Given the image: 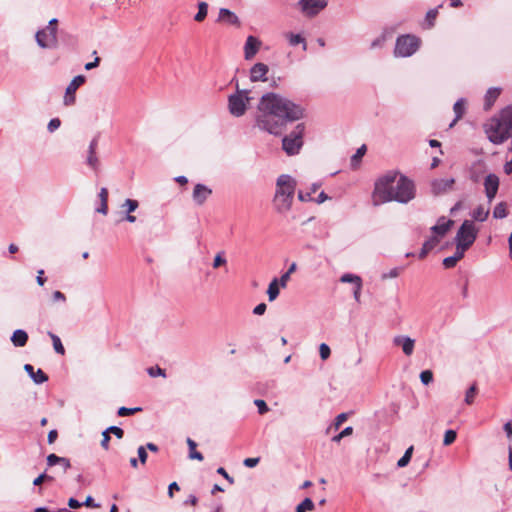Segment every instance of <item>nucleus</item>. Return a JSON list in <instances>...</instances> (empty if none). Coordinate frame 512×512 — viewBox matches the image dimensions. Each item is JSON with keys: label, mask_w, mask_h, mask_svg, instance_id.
<instances>
[{"label": "nucleus", "mask_w": 512, "mask_h": 512, "mask_svg": "<svg viewBox=\"0 0 512 512\" xmlns=\"http://www.w3.org/2000/svg\"><path fill=\"white\" fill-rule=\"evenodd\" d=\"M303 117V110L289 99L276 94H264L258 104L257 126L270 134H279L283 127Z\"/></svg>", "instance_id": "1"}, {"label": "nucleus", "mask_w": 512, "mask_h": 512, "mask_svg": "<svg viewBox=\"0 0 512 512\" xmlns=\"http://www.w3.org/2000/svg\"><path fill=\"white\" fill-rule=\"evenodd\" d=\"M415 196L416 187L411 179L404 175H398L396 172H388L376 180L372 202L374 206L392 201L407 204Z\"/></svg>", "instance_id": "2"}, {"label": "nucleus", "mask_w": 512, "mask_h": 512, "mask_svg": "<svg viewBox=\"0 0 512 512\" xmlns=\"http://www.w3.org/2000/svg\"><path fill=\"white\" fill-rule=\"evenodd\" d=\"M296 188V181L290 175L282 174L277 178L273 206L278 213L291 209Z\"/></svg>", "instance_id": "3"}, {"label": "nucleus", "mask_w": 512, "mask_h": 512, "mask_svg": "<svg viewBox=\"0 0 512 512\" xmlns=\"http://www.w3.org/2000/svg\"><path fill=\"white\" fill-rule=\"evenodd\" d=\"M252 99L249 90L240 89L238 84H236L235 93L231 94L228 98L229 112L235 117L243 116Z\"/></svg>", "instance_id": "4"}, {"label": "nucleus", "mask_w": 512, "mask_h": 512, "mask_svg": "<svg viewBox=\"0 0 512 512\" xmlns=\"http://www.w3.org/2000/svg\"><path fill=\"white\" fill-rule=\"evenodd\" d=\"M420 43V39L415 35H401L396 39L394 56L401 58L410 57L419 49Z\"/></svg>", "instance_id": "5"}, {"label": "nucleus", "mask_w": 512, "mask_h": 512, "mask_svg": "<svg viewBox=\"0 0 512 512\" xmlns=\"http://www.w3.org/2000/svg\"><path fill=\"white\" fill-rule=\"evenodd\" d=\"M304 124H298L289 135L282 140V148L288 155H296L303 146Z\"/></svg>", "instance_id": "6"}, {"label": "nucleus", "mask_w": 512, "mask_h": 512, "mask_svg": "<svg viewBox=\"0 0 512 512\" xmlns=\"http://www.w3.org/2000/svg\"><path fill=\"white\" fill-rule=\"evenodd\" d=\"M478 232L479 229L473 221L465 220L456 233L455 244H459L464 248L469 249L475 242Z\"/></svg>", "instance_id": "7"}, {"label": "nucleus", "mask_w": 512, "mask_h": 512, "mask_svg": "<svg viewBox=\"0 0 512 512\" xmlns=\"http://www.w3.org/2000/svg\"><path fill=\"white\" fill-rule=\"evenodd\" d=\"M485 132L488 139L494 144L503 143L511 134V131L506 128L496 116L487 123Z\"/></svg>", "instance_id": "8"}, {"label": "nucleus", "mask_w": 512, "mask_h": 512, "mask_svg": "<svg viewBox=\"0 0 512 512\" xmlns=\"http://www.w3.org/2000/svg\"><path fill=\"white\" fill-rule=\"evenodd\" d=\"M35 40L43 49H54L58 46L57 32L46 27L36 32Z\"/></svg>", "instance_id": "9"}, {"label": "nucleus", "mask_w": 512, "mask_h": 512, "mask_svg": "<svg viewBox=\"0 0 512 512\" xmlns=\"http://www.w3.org/2000/svg\"><path fill=\"white\" fill-rule=\"evenodd\" d=\"M86 77L84 75L75 76L68 86L66 87L65 95L63 97V104L65 106H71L75 104L76 101V90L85 83Z\"/></svg>", "instance_id": "10"}, {"label": "nucleus", "mask_w": 512, "mask_h": 512, "mask_svg": "<svg viewBox=\"0 0 512 512\" xmlns=\"http://www.w3.org/2000/svg\"><path fill=\"white\" fill-rule=\"evenodd\" d=\"M328 4L327 0H300L298 5L307 16H315Z\"/></svg>", "instance_id": "11"}, {"label": "nucleus", "mask_w": 512, "mask_h": 512, "mask_svg": "<svg viewBox=\"0 0 512 512\" xmlns=\"http://www.w3.org/2000/svg\"><path fill=\"white\" fill-rule=\"evenodd\" d=\"M394 346L402 349L406 356H411L415 348V340L406 335H396L392 339Z\"/></svg>", "instance_id": "12"}, {"label": "nucleus", "mask_w": 512, "mask_h": 512, "mask_svg": "<svg viewBox=\"0 0 512 512\" xmlns=\"http://www.w3.org/2000/svg\"><path fill=\"white\" fill-rule=\"evenodd\" d=\"M454 178L435 179L431 182V190L434 195H441L453 189Z\"/></svg>", "instance_id": "13"}, {"label": "nucleus", "mask_w": 512, "mask_h": 512, "mask_svg": "<svg viewBox=\"0 0 512 512\" xmlns=\"http://www.w3.org/2000/svg\"><path fill=\"white\" fill-rule=\"evenodd\" d=\"M484 187H485L486 197H487L489 203H491L493 201V199L495 198L498 188H499L498 176L495 174H488L484 180Z\"/></svg>", "instance_id": "14"}, {"label": "nucleus", "mask_w": 512, "mask_h": 512, "mask_svg": "<svg viewBox=\"0 0 512 512\" xmlns=\"http://www.w3.org/2000/svg\"><path fill=\"white\" fill-rule=\"evenodd\" d=\"M262 42L255 36H248L244 44V58L245 60H251L260 50Z\"/></svg>", "instance_id": "15"}, {"label": "nucleus", "mask_w": 512, "mask_h": 512, "mask_svg": "<svg viewBox=\"0 0 512 512\" xmlns=\"http://www.w3.org/2000/svg\"><path fill=\"white\" fill-rule=\"evenodd\" d=\"M211 194L212 190L209 187L203 184H196L192 193V198L197 205L201 206L206 202Z\"/></svg>", "instance_id": "16"}, {"label": "nucleus", "mask_w": 512, "mask_h": 512, "mask_svg": "<svg viewBox=\"0 0 512 512\" xmlns=\"http://www.w3.org/2000/svg\"><path fill=\"white\" fill-rule=\"evenodd\" d=\"M268 71H269V68L266 64L261 63V62L256 63L250 69V80L252 82H258V81L265 82V81H267Z\"/></svg>", "instance_id": "17"}, {"label": "nucleus", "mask_w": 512, "mask_h": 512, "mask_svg": "<svg viewBox=\"0 0 512 512\" xmlns=\"http://www.w3.org/2000/svg\"><path fill=\"white\" fill-rule=\"evenodd\" d=\"M218 22H222L229 25L239 26L240 21L238 16L227 8H221L218 14Z\"/></svg>", "instance_id": "18"}, {"label": "nucleus", "mask_w": 512, "mask_h": 512, "mask_svg": "<svg viewBox=\"0 0 512 512\" xmlns=\"http://www.w3.org/2000/svg\"><path fill=\"white\" fill-rule=\"evenodd\" d=\"M453 225L452 220H446L444 217L440 218L436 225L431 227L433 234L443 238Z\"/></svg>", "instance_id": "19"}, {"label": "nucleus", "mask_w": 512, "mask_h": 512, "mask_svg": "<svg viewBox=\"0 0 512 512\" xmlns=\"http://www.w3.org/2000/svg\"><path fill=\"white\" fill-rule=\"evenodd\" d=\"M441 239V237L437 236L436 234H433V236L426 240L423 243L422 249L419 253V258H425L426 255L439 244Z\"/></svg>", "instance_id": "20"}, {"label": "nucleus", "mask_w": 512, "mask_h": 512, "mask_svg": "<svg viewBox=\"0 0 512 512\" xmlns=\"http://www.w3.org/2000/svg\"><path fill=\"white\" fill-rule=\"evenodd\" d=\"M24 369L36 384H42L48 380L47 375L41 369L35 372L31 364H25Z\"/></svg>", "instance_id": "21"}, {"label": "nucleus", "mask_w": 512, "mask_h": 512, "mask_svg": "<svg viewBox=\"0 0 512 512\" xmlns=\"http://www.w3.org/2000/svg\"><path fill=\"white\" fill-rule=\"evenodd\" d=\"M496 117L506 128L512 131V106L502 109Z\"/></svg>", "instance_id": "22"}, {"label": "nucleus", "mask_w": 512, "mask_h": 512, "mask_svg": "<svg viewBox=\"0 0 512 512\" xmlns=\"http://www.w3.org/2000/svg\"><path fill=\"white\" fill-rule=\"evenodd\" d=\"M28 341V334L22 329H17L11 336V342L15 347H23Z\"/></svg>", "instance_id": "23"}, {"label": "nucleus", "mask_w": 512, "mask_h": 512, "mask_svg": "<svg viewBox=\"0 0 512 512\" xmlns=\"http://www.w3.org/2000/svg\"><path fill=\"white\" fill-rule=\"evenodd\" d=\"M500 88H489L488 91L486 92V95H485V103H484V108L485 110H489L494 102L496 101V99L499 97L500 95Z\"/></svg>", "instance_id": "24"}, {"label": "nucleus", "mask_w": 512, "mask_h": 512, "mask_svg": "<svg viewBox=\"0 0 512 512\" xmlns=\"http://www.w3.org/2000/svg\"><path fill=\"white\" fill-rule=\"evenodd\" d=\"M58 463H63L64 472H66L71 467L70 461L67 458L59 457L56 454H50L47 456V464L49 466H54Z\"/></svg>", "instance_id": "25"}, {"label": "nucleus", "mask_w": 512, "mask_h": 512, "mask_svg": "<svg viewBox=\"0 0 512 512\" xmlns=\"http://www.w3.org/2000/svg\"><path fill=\"white\" fill-rule=\"evenodd\" d=\"M453 110L455 113V119L450 124V127H452L458 120H460L463 117L465 113V100L463 98L457 100L453 106Z\"/></svg>", "instance_id": "26"}, {"label": "nucleus", "mask_w": 512, "mask_h": 512, "mask_svg": "<svg viewBox=\"0 0 512 512\" xmlns=\"http://www.w3.org/2000/svg\"><path fill=\"white\" fill-rule=\"evenodd\" d=\"M285 37H286L289 45L296 46V45L302 44L303 50L307 49V44H306L305 38L302 35L288 32L285 34Z\"/></svg>", "instance_id": "27"}, {"label": "nucleus", "mask_w": 512, "mask_h": 512, "mask_svg": "<svg viewBox=\"0 0 512 512\" xmlns=\"http://www.w3.org/2000/svg\"><path fill=\"white\" fill-rule=\"evenodd\" d=\"M280 287L281 286L278 282V278H274L270 282L268 289H267V295H268V299L270 302L274 301L278 297V295L280 293V289H279Z\"/></svg>", "instance_id": "28"}, {"label": "nucleus", "mask_w": 512, "mask_h": 512, "mask_svg": "<svg viewBox=\"0 0 512 512\" xmlns=\"http://www.w3.org/2000/svg\"><path fill=\"white\" fill-rule=\"evenodd\" d=\"M489 216V209L479 205L472 212V218L476 221L484 222Z\"/></svg>", "instance_id": "29"}, {"label": "nucleus", "mask_w": 512, "mask_h": 512, "mask_svg": "<svg viewBox=\"0 0 512 512\" xmlns=\"http://www.w3.org/2000/svg\"><path fill=\"white\" fill-rule=\"evenodd\" d=\"M227 263H228V261L225 256V251H219L213 259L212 267L214 269H218L220 267H226Z\"/></svg>", "instance_id": "30"}, {"label": "nucleus", "mask_w": 512, "mask_h": 512, "mask_svg": "<svg viewBox=\"0 0 512 512\" xmlns=\"http://www.w3.org/2000/svg\"><path fill=\"white\" fill-rule=\"evenodd\" d=\"M208 13V4L206 2H200L198 4V12L194 16L196 22H202Z\"/></svg>", "instance_id": "31"}, {"label": "nucleus", "mask_w": 512, "mask_h": 512, "mask_svg": "<svg viewBox=\"0 0 512 512\" xmlns=\"http://www.w3.org/2000/svg\"><path fill=\"white\" fill-rule=\"evenodd\" d=\"M187 444L189 447L190 459H196V460L202 461L203 456L200 452L196 451V446H197L196 443L192 439L187 438Z\"/></svg>", "instance_id": "32"}, {"label": "nucleus", "mask_w": 512, "mask_h": 512, "mask_svg": "<svg viewBox=\"0 0 512 512\" xmlns=\"http://www.w3.org/2000/svg\"><path fill=\"white\" fill-rule=\"evenodd\" d=\"M340 281L342 283H352L354 286H356L362 282V279L358 275L345 273L340 277Z\"/></svg>", "instance_id": "33"}, {"label": "nucleus", "mask_w": 512, "mask_h": 512, "mask_svg": "<svg viewBox=\"0 0 512 512\" xmlns=\"http://www.w3.org/2000/svg\"><path fill=\"white\" fill-rule=\"evenodd\" d=\"M366 153V146L365 145H362L361 147H359L356 151V153L351 157V166L353 168H356L360 161H361V158L365 155Z\"/></svg>", "instance_id": "34"}, {"label": "nucleus", "mask_w": 512, "mask_h": 512, "mask_svg": "<svg viewBox=\"0 0 512 512\" xmlns=\"http://www.w3.org/2000/svg\"><path fill=\"white\" fill-rule=\"evenodd\" d=\"M388 39V34L386 32L381 33L377 36L370 44L371 49H379L384 46Z\"/></svg>", "instance_id": "35"}, {"label": "nucleus", "mask_w": 512, "mask_h": 512, "mask_svg": "<svg viewBox=\"0 0 512 512\" xmlns=\"http://www.w3.org/2000/svg\"><path fill=\"white\" fill-rule=\"evenodd\" d=\"M507 216L506 204L504 202L498 203L493 210V217L496 219H503Z\"/></svg>", "instance_id": "36"}, {"label": "nucleus", "mask_w": 512, "mask_h": 512, "mask_svg": "<svg viewBox=\"0 0 512 512\" xmlns=\"http://www.w3.org/2000/svg\"><path fill=\"white\" fill-rule=\"evenodd\" d=\"M315 505L310 498H305L297 507L296 512L312 511Z\"/></svg>", "instance_id": "37"}, {"label": "nucleus", "mask_w": 512, "mask_h": 512, "mask_svg": "<svg viewBox=\"0 0 512 512\" xmlns=\"http://www.w3.org/2000/svg\"><path fill=\"white\" fill-rule=\"evenodd\" d=\"M86 163L94 171H98L99 170L100 161H99L96 153H93V154L92 153H88L87 159H86Z\"/></svg>", "instance_id": "38"}, {"label": "nucleus", "mask_w": 512, "mask_h": 512, "mask_svg": "<svg viewBox=\"0 0 512 512\" xmlns=\"http://www.w3.org/2000/svg\"><path fill=\"white\" fill-rule=\"evenodd\" d=\"M413 453V446H410L404 453V455L398 460L397 466L403 468L408 465L411 460Z\"/></svg>", "instance_id": "39"}, {"label": "nucleus", "mask_w": 512, "mask_h": 512, "mask_svg": "<svg viewBox=\"0 0 512 512\" xmlns=\"http://www.w3.org/2000/svg\"><path fill=\"white\" fill-rule=\"evenodd\" d=\"M48 334L53 342V347H54L55 351L58 354L63 355L65 353V349L62 345L60 338L57 335L53 334L52 332H49Z\"/></svg>", "instance_id": "40"}, {"label": "nucleus", "mask_w": 512, "mask_h": 512, "mask_svg": "<svg viewBox=\"0 0 512 512\" xmlns=\"http://www.w3.org/2000/svg\"><path fill=\"white\" fill-rule=\"evenodd\" d=\"M402 272V268L400 267H394L392 269H390L389 271L387 272H383L381 274V280L385 281V280H388V279H394V278H397L399 277V275L401 274Z\"/></svg>", "instance_id": "41"}, {"label": "nucleus", "mask_w": 512, "mask_h": 512, "mask_svg": "<svg viewBox=\"0 0 512 512\" xmlns=\"http://www.w3.org/2000/svg\"><path fill=\"white\" fill-rule=\"evenodd\" d=\"M457 434L454 430H447L444 434L443 444L448 446L456 440Z\"/></svg>", "instance_id": "42"}, {"label": "nucleus", "mask_w": 512, "mask_h": 512, "mask_svg": "<svg viewBox=\"0 0 512 512\" xmlns=\"http://www.w3.org/2000/svg\"><path fill=\"white\" fill-rule=\"evenodd\" d=\"M138 201L133 199H126L122 207L126 208L127 213H132L138 208Z\"/></svg>", "instance_id": "43"}, {"label": "nucleus", "mask_w": 512, "mask_h": 512, "mask_svg": "<svg viewBox=\"0 0 512 512\" xmlns=\"http://www.w3.org/2000/svg\"><path fill=\"white\" fill-rule=\"evenodd\" d=\"M437 15H438V10L437 9H430L426 13L425 20L428 23V27L429 28L434 26V22H435V19H436Z\"/></svg>", "instance_id": "44"}, {"label": "nucleus", "mask_w": 512, "mask_h": 512, "mask_svg": "<svg viewBox=\"0 0 512 512\" xmlns=\"http://www.w3.org/2000/svg\"><path fill=\"white\" fill-rule=\"evenodd\" d=\"M353 433V428L351 426H348L344 428L339 434L335 435L332 438V441L334 442H340L342 438L349 436Z\"/></svg>", "instance_id": "45"}, {"label": "nucleus", "mask_w": 512, "mask_h": 512, "mask_svg": "<svg viewBox=\"0 0 512 512\" xmlns=\"http://www.w3.org/2000/svg\"><path fill=\"white\" fill-rule=\"evenodd\" d=\"M147 373L151 376V377H157V376H162V377H166V374H165V370L160 368L159 366H155V367H149L147 369Z\"/></svg>", "instance_id": "46"}, {"label": "nucleus", "mask_w": 512, "mask_h": 512, "mask_svg": "<svg viewBox=\"0 0 512 512\" xmlns=\"http://www.w3.org/2000/svg\"><path fill=\"white\" fill-rule=\"evenodd\" d=\"M140 410H141L140 407H135V408L120 407L118 409V415L121 417H124V416H128V415H132Z\"/></svg>", "instance_id": "47"}, {"label": "nucleus", "mask_w": 512, "mask_h": 512, "mask_svg": "<svg viewBox=\"0 0 512 512\" xmlns=\"http://www.w3.org/2000/svg\"><path fill=\"white\" fill-rule=\"evenodd\" d=\"M420 379L424 385H428L433 380V374L430 370H424L420 373Z\"/></svg>", "instance_id": "48"}, {"label": "nucleus", "mask_w": 512, "mask_h": 512, "mask_svg": "<svg viewBox=\"0 0 512 512\" xmlns=\"http://www.w3.org/2000/svg\"><path fill=\"white\" fill-rule=\"evenodd\" d=\"M319 353L322 360H327L330 357L331 350L327 344L322 343L319 346Z\"/></svg>", "instance_id": "49"}, {"label": "nucleus", "mask_w": 512, "mask_h": 512, "mask_svg": "<svg viewBox=\"0 0 512 512\" xmlns=\"http://www.w3.org/2000/svg\"><path fill=\"white\" fill-rule=\"evenodd\" d=\"M475 394H476V385H472L467 391H466V395H465V402L470 405L473 403L474 401V397H475Z\"/></svg>", "instance_id": "50"}, {"label": "nucleus", "mask_w": 512, "mask_h": 512, "mask_svg": "<svg viewBox=\"0 0 512 512\" xmlns=\"http://www.w3.org/2000/svg\"><path fill=\"white\" fill-rule=\"evenodd\" d=\"M254 404L257 406V408H258V412H259V414H261V415H263V414L267 413V412H268V410H269V408H268V406H267L266 402H265L264 400H262V399H256V400L254 401Z\"/></svg>", "instance_id": "51"}, {"label": "nucleus", "mask_w": 512, "mask_h": 512, "mask_svg": "<svg viewBox=\"0 0 512 512\" xmlns=\"http://www.w3.org/2000/svg\"><path fill=\"white\" fill-rule=\"evenodd\" d=\"M467 250V248H464L463 246L456 244V250L452 257L455 258L456 262H458L464 257V254Z\"/></svg>", "instance_id": "52"}, {"label": "nucleus", "mask_w": 512, "mask_h": 512, "mask_svg": "<svg viewBox=\"0 0 512 512\" xmlns=\"http://www.w3.org/2000/svg\"><path fill=\"white\" fill-rule=\"evenodd\" d=\"M61 125V121L58 118H53L49 121L47 125V129L49 132H54L57 130Z\"/></svg>", "instance_id": "53"}, {"label": "nucleus", "mask_w": 512, "mask_h": 512, "mask_svg": "<svg viewBox=\"0 0 512 512\" xmlns=\"http://www.w3.org/2000/svg\"><path fill=\"white\" fill-rule=\"evenodd\" d=\"M106 431H108V433H113L118 439H121L124 435V431L117 426H110Z\"/></svg>", "instance_id": "54"}, {"label": "nucleus", "mask_w": 512, "mask_h": 512, "mask_svg": "<svg viewBox=\"0 0 512 512\" xmlns=\"http://www.w3.org/2000/svg\"><path fill=\"white\" fill-rule=\"evenodd\" d=\"M138 452V457H139V460L142 464H145L146 460H147V452H146V449L144 446H140L137 450Z\"/></svg>", "instance_id": "55"}, {"label": "nucleus", "mask_w": 512, "mask_h": 512, "mask_svg": "<svg viewBox=\"0 0 512 512\" xmlns=\"http://www.w3.org/2000/svg\"><path fill=\"white\" fill-rule=\"evenodd\" d=\"M102 441H101V446L105 449V450H108L109 448V441H110V436H109V433L108 431H103L102 433Z\"/></svg>", "instance_id": "56"}, {"label": "nucleus", "mask_w": 512, "mask_h": 512, "mask_svg": "<svg viewBox=\"0 0 512 512\" xmlns=\"http://www.w3.org/2000/svg\"><path fill=\"white\" fill-rule=\"evenodd\" d=\"M362 285L363 283L361 282L360 284L354 286L353 296L356 302H360Z\"/></svg>", "instance_id": "57"}, {"label": "nucleus", "mask_w": 512, "mask_h": 512, "mask_svg": "<svg viewBox=\"0 0 512 512\" xmlns=\"http://www.w3.org/2000/svg\"><path fill=\"white\" fill-rule=\"evenodd\" d=\"M456 264L457 262L455 258H453L452 256L446 257L443 260V265L445 266V268H453L454 266H456Z\"/></svg>", "instance_id": "58"}, {"label": "nucleus", "mask_w": 512, "mask_h": 512, "mask_svg": "<svg viewBox=\"0 0 512 512\" xmlns=\"http://www.w3.org/2000/svg\"><path fill=\"white\" fill-rule=\"evenodd\" d=\"M259 461H260V459L258 457L257 458H246L243 463L246 467L253 468L259 463Z\"/></svg>", "instance_id": "59"}, {"label": "nucleus", "mask_w": 512, "mask_h": 512, "mask_svg": "<svg viewBox=\"0 0 512 512\" xmlns=\"http://www.w3.org/2000/svg\"><path fill=\"white\" fill-rule=\"evenodd\" d=\"M52 299L54 302H65L66 301L65 295L60 291H55L52 294Z\"/></svg>", "instance_id": "60"}, {"label": "nucleus", "mask_w": 512, "mask_h": 512, "mask_svg": "<svg viewBox=\"0 0 512 512\" xmlns=\"http://www.w3.org/2000/svg\"><path fill=\"white\" fill-rule=\"evenodd\" d=\"M99 198L101 203H108V190L103 187L100 189Z\"/></svg>", "instance_id": "61"}, {"label": "nucleus", "mask_w": 512, "mask_h": 512, "mask_svg": "<svg viewBox=\"0 0 512 512\" xmlns=\"http://www.w3.org/2000/svg\"><path fill=\"white\" fill-rule=\"evenodd\" d=\"M52 477L46 475L45 473L40 474L37 478L34 479L33 484L35 486L40 485L44 480H51Z\"/></svg>", "instance_id": "62"}, {"label": "nucleus", "mask_w": 512, "mask_h": 512, "mask_svg": "<svg viewBox=\"0 0 512 512\" xmlns=\"http://www.w3.org/2000/svg\"><path fill=\"white\" fill-rule=\"evenodd\" d=\"M290 276L288 273H284L279 279L278 282L282 288L287 286L288 281L290 280Z\"/></svg>", "instance_id": "63"}, {"label": "nucleus", "mask_w": 512, "mask_h": 512, "mask_svg": "<svg viewBox=\"0 0 512 512\" xmlns=\"http://www.w3.org/2000/svg\"><path fill=\"white\" fill-rule=\"evenodd\" d=\"M266 308L267 306L265 303H260L254 308L253 313L256 315H262L265 313Z\"/></svg>", "instance_id": "64"}]
</instances>
